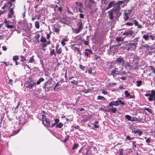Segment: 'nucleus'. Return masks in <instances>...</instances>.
Instances as JSON below:
<instances>
[{"label":"nucleus","mask_w":155,"mask_h":155,"mask_svg":"<svg viewBox=\"0 0 155 155\" xmlns=\"http://www.w3.org/2000/svg\"><path fill=\"white\" fill-rule=\"evenodd\" d=\"M131 12V10L130 9L124 10L123 17L124 20L126 21L128 19L129 15L130 14Z\"/></svg>","instance_id":"39448f33"},{"label":"nucleus","mask_w":155,"mask_h":155,"mask_svg":"<svg viewBox=\"0 0 155 155\" xmlns=\"http://www.w3.org/2000/svg\"><path fill=\"white\" fill-rule=\"evenodd\" d=\"M84 44L86 45H87L88 44V41L84 40Z\"/></svg>","instance_id":"6e6d98bb"},{"label":"nucleus","mask_w":155,"mask_h":155,"mask_svg":"<svg viewBox=\"0 0 155 155\" xmlns=\"http://www.w3.org/2000/svg\"><path fill=\"white\" fill-rule=\"evenodd\" d=\"M5 5L6 6V8L8 9L10 8L12 5V3L11 2H8Z\"/></svg>","instance_id":"412c9836"},{"label":"nucleus","mask_w":155,"mask_h":155,"mask_svg":"<svg viewBox=\"0 0 155 155\" xmlns=\"http://www.w3.org/2000/svg\"><path fill=\"white\" fill-rule=\"evenodd\" d=\"M134 23L135 25L136 26H137L138 24V22L135 20H134Z\"/></svg>","instance_id":"5fc2aeb1"},{"label":"nucleus","mask_w":155,"mask_h":155,"mask_svg":"<svg viewBox=\"0 0 155 155\" xmlns=\"http://www.w3.org/2000/svg\"><path fill=\"white\" fill-rule=\"evenodd\" d=\"M148 99L149 101H155V96L150 94L149 97L148 98Z\"/></svg>","instance_id":"aec40b11"},{"label":"nucleus","mask_w":155,"mask_h":155,"mask_svg":"<svg viewBox=\"0 0 155 155\" xmlns=\"http://www.w3.org/2000/svg\"><path fill=\"white\" fill-rule=\"evenodd\" d=\"M47 44L46 43H43L42 44V47L43 48H45L47 47Z\"/></svg>","instance_id":"13d9d810"},{"label":"nucleus","mask_w":155,"mask_h":155,"mask_svg":"<svg viewBox=\"0 0 155 155\" xmlns=\"http://www.w3.org/2000/svg\"><path fill=\"white\" fill-rule=\"evenodd\" d=\"M109 105L110 107H112L113 105H114V101H113L110 102L109 103Z\"/></svg>","instance_id":"37998d69"},{"label":"nucleus","mask_w":155,"mask_h":155,"mask_svg":"<svg viewBox=\"0 0 155 155\" xmlns=\"http://www.w3.org/2000/svg\"><path fill=\"white\" fill-rule=\"evenodd\" d=\"M124 94L126 97H128L130 96V93H128L127 91H125L124 92Z\"/></svg>","instance_id":"7c9ffc66"},{"label":"nucleus","mask_w":155,"mask_h":155,"mask_svg":"<svg viewBox=\"0 0 155 155\" xmlns=\"http://www.w3.org/2000/svg\"><path fill=\"white\" fill-rule=\"evenodd\" d=\"M59 45L58 44L56 45V51L58 54H60L62 51L61 48H58Z\"/></svg>","instance_id":"a211bd4d"},{"label":"nucleus","mask_w":155,"mask_h":155,"mask_svg":"<svg viewBox=\"0 0 155 155\" xmlns=\"http://www.w3.org/2000/svg\"><path fill=\"white\" fill-rule=\"evenodd\" d=\"M5 21L6 25V26L8 28H14V26L12 25H9L10 23L8 21H6V19L5 20Z\"/></svg>","instance_id":"6ab92c4d"},{"label":"nucleus","mask_w":155,"mask_h":155,"mask_svg":"<svg viewBox=\"0 0 155 155\" xmlns=\"http://www.w3.org/2000/svg\"><path fill=\"white\" fill-rule=\"evenodd\" d=\"M76 4L78 6V11L81 13L83 12V5L81 3H78L77 2H76Z\"/></svg>","instance_id":"1a4fd4ad"},{"label":"nucleus","mask_w":155,"mask_h":155,"mask_svg":"<svg viewBox=\"0 0 155 155\" xmlns=\"http://www.w3.org/2000/svg\"><path fill=\"white\" fill-rule=\"evenodd\" d=\"M50 37V35L49 34H47V39H49Z\"/></svg>","instance_id":"052dcab7"},{"label":"nucleus","mask_w":155,"mask_h":155,"mask_svg":"<svg viewBox=\"0 0 155 155\" xmlns=\"http://www.w3.org/2000/svg\"><path fill=\"white\" fill-rule=\"evenodd\" d=\"M58 10L60 12H61L62 11V8L61 7H59L58 8Z\"/></svg>","instance_id":"774afa93"},{"label":"nucleus","mask_w":155,"mask_h":155,"mask_svg":"<svg viewBox=\"0 0 155 155\" xmlns=\"http://www.w3.org/2000/svg\"><path fill=\"white\" fill-rule=\"evenodd\" d=\"M9 13H10L11 15H13L14 13V11H13V8H11L9 11Z\"/></svg>","instance_id":"c9c22d12"},{"label":"nucleus","mask_w":155,"mask_h":155,"mask_svg":"<svg viewBox=\"0 0 155 155\" xmlns=\"http://www.w3.org/2000/svg\"><path fill=\"white\" fill-rule=\"evenodd\" d=\"M124 1H118L116 3V5L117 4L120 7H124L125 5L124 3Z\"/></svg>","instance_id":"2eb2a0df"},{"label":"nucleus","mask_w":155,"mask_h":155,"mask_svg":"<svg viewBox=\"0 0 155 155\" xmlns=\"http://www.w3.org/2000/svg\"><path fill=\"white\" fill-rule=\"evenodd\" d=\"M126 118L129 120L132 121H136V118L134 117H131L129 115H126L125 116Z\"/></svg>","instance_id":"f8f14e48"},{"label":"nucleus","mask_w":155,"mask_h":155,"mask_svg":"<svg viewBox=\"0 0 155 155\" xmlns=\"http://www.w3.org/2000/svg\"><path fill=\"white\" fill-rule=\"evenodd\" d=\"M50 54L51 55H54V56L56 55V54H55L54 50L53 49L50 52Z\"/></svg>","instance_id":"72a5a7b5"},{"label":"nucleus","mask_w":155,"mask_h":155,"mask_svg":"<svg viewBox=\"0 0 155 155\" xmlns=\"http://www.w3.org/2000/svg\"><path fill=\"white\" fill-rule=\"evenodd\" d=\"M134 137H131L127 135L126 136V138L125 139V140L127 141V140H131L134 139Z\"/></svg>","instance_id":"393cba45"},{"label":"nucleus","mask_w":155,"mask_h":155,"mask_svg":"<svg viewBox=\"0 0 155 155\" xmlns=\"http://www.w3.org/2000/svg\"><path fill=\"white\" fill-rule=\"evenodd\" d=\"M102 93L104 94H108L107 92L104 90L102 91Z\"/></svg>","instance_id":"3c124183"},{"label":"nucleus","mask_w":155,"mask_h":155,"mask_svg":"<svg viewBox=\"0 0 155 155\" xmlns=\"http://www.w3.org/2000/svg\"><path fill=\"white\" fill-rule=\"evenodd\" d=\"M115 5V2L114 1H111L110 2H109V3L107 7L106 8V10H107L110 8H111L114 5Z\"/></svg>","instance_id":"f3484780"},{"label":"nucleus","mask_w":155,"mask_h":155,"mask_svg":"<svg viewBox=\"0 0 155 155\" xmlns=\"http://www.w3.org/2000/svg\"><path fill=\"white\" fill-rule=\"evenodd\" d=\"M120 72L116 70V69L113 70L111 73L110 74L113 76L114 78L115 77V76L116 75L119 74Z\"/></svg>","instance_id":"4468645a"},{"label":"nucleus","mask_w":155,"mask_h":155,"mask_svg":"<svg viewBox=\"0 0 155 155\" xmlns=\"http://www.w3.org/2000/svg\"><path fill=\"white\" fill-rule=\"evenodd\" d=\"M84 17V15L83 14H80V17L81 18H83Z\"/></svg>","instance_id":"680f3d73"},{"label":"nucleus","mask_w":155,"mask_h":155,"mask_svg":"<svg viewBox=\"0 0 155 155\" xmlns=\"http://www.w3.org/2000/svg\"><path fill=\"white\" fill-rule=\"evenodd\" d=\"M60 83V81H58L57 83L55 85V86H54V89H55V88L56 87L58 86L59 85V84Z\"/></svg>","instance_id":"8fccbe9b"},{"label":"nucleus","mask_w":155,"mask_h":155,"mask_svg":"<svg viewBox=\"0 0 155 155\" xmlns=\"http://www.w3.org/2000/svg\"><path fill=\"white\" fill-rule=\"evenodd\" d=\"M98 99V100H105L106 98L103 97V96H98L97 97Z\"/></svg>","instance_id":"2f4dec72"},{"label":"nucleus","mask_w":155,"mask_h":155,"mask_svg":"<svg viewBox=\"0 0 155 155\" xmlns=\"http://www.w3.org/2000/svg\"><path fill=\"white\" fill-rule=\"evenodd\" d=\"M53 29L54 31L56 32H58L59 31V29L55 27H54Z\"/></svg>","instance_id":"f704fd0d"},{"label":"nucleus","mask_w":155,"mask_h":155,"mask_svg":"<svg viewBox=\"0 0 155 155\" xmlns=\"http://www.w3.org/2000/svg\"><path fill=\"white\" fill-rule=\"evenodd\" d=\"M35 61V60L33 58V57L32 56L31 58V59L29 60L28 62L29 63H33V62Z\"/></svg>","instance_id":"4c0bfd02"},{"label":"nucleus","mask_w":155,"mask_h":155,"mask_svg":"<svg viewBox=\"0 0 155 155\" xmlns=\"http://www.w3.org/2000/svg\"><path fill=\"white\" fill-rule=\"evenodd\" d=\"M101 2L102 4H105L107 0H101Z\"/></svg>","instance_id":"4d7b16f0"},{"label":"nucleus","mask_w":155,"mask_h":155,"mask_svg":"<svg viewBox=\"0 0 155 155\" xmlns=\"http://www.w3.org/2000/svg\"><path fill=\"white\" fill-rule=\"evenodd\" d=\"M63 125L62 123L60 122L56 125L55 127L60 128L63 126Z\"/></svg>","instance_id":"b1692460"},{"label":"nucleus","mask_w":155,"mask_h":155,"mask_svg":"<svg viewBox=\"0 0 155 155\" xmlns=\"http://www.w3.org/2000/svg\"><path fill=\"white\" fill-rule=\"evenodd\" d=\"M151 94L155 96V91L154 90H152L151 91Z\"/></svg>","instance_id":"603ef678"},{"label":"nucleus","mask_w":155,"mask_h":155,"mask_svg":"<svg viewBox=\"0 0 155 155\" xmlns=\"http://www.w3.org/2000/svg\"><path fill=\"white\" fill-rule=\"evenodd\" d=\"M61 44L63 45H65V43L64 42V41H63L62 40L61 41Z\"/></svg>","instance_id":"338daca9"},{"label":"nucleus","mask_w":155,"mask_h":155,"mask_svg":"<svg viewBox=\"0 0 155 155\" xmlns=\"http://www.w3.org/2000/svg\"><path fill=\"white\" fill-rule=\"evenodd\" d=\"M132 132L135 134H138V136H140L143 133V131L140 129H138L132 131Z\"/></svg>","instance_id":"ddd939ff"},{"label":"nucleus","mask_w":155,"mask_h":155,"mask_svg":"<svg viewBox=\"0 0 155 155\" xmlns=\"http://www.w3.org/2000/svg\"><path fill=\"white\" fill-rule=\"evenodd\" d=\"M79 67L80 69H82V70H84V69L85 68V67L84 66H83L81 64L79 65Z\"/></svg>","instance_id":"a19ab883"},{"label":"nucleus","mask_w":155,"mask_h":155,"mask_svg":"<svg viewBox=\"0 0 155 155\" xmlns=\"http://www.w3.org/2000/svg\"><path fill=\"white\" fill-rule=\"evenodd\" d=\"M146 142L147 143H149L150 142V138H147L146 140Z\"/></svg>","instance_id":"69168bd1"},{"label":"nucleus","mask_w":155,"mask_h":155,"mask_svg":"<svg viewBox=\"0 0 155 155\" xmlns=\"http://www.w3.org/2000/svg\"><path fill=\"white\" fill-rule=\"evenodd\" d=\"M149 37V35H144L143 36V38L146 41L148 40V38Z\"/></svg>","instance_id":"bb28decb"},{"label":"nucleus","mask_w":155,"mask_h":155,"mask_svg":"<svg viewBox=\"0 0 155 155\" xmlns=\"http://www.w3.org/2000/svg\"><path fill=\"white\" fill-rule=\"evenodd\" d=\"M120 104L121 105H124L125 104V103L120 100L117 101H114V105L117 106L119 105Z\"/></svg>","instance_id":"dca6fc26"},{"label":"nucleus","mask_w":155,"mask_h":155,"mask_svg":"<svg viewBox=\"0 0 155 155\" xmlns=\"http://www.w3.org/2000/svg\"><path fill=\"white\" fill-rule=\"evenodd\" d=\"M114 62L118 65H123L124 64V59L123 57L122 56L117 58Z\"/></svg>","instance_id":"f03ea898"},{"label":"nucleus","mask_w":155,"mask_h":155,"mask_svg":"<svg viewBox=\"0 0 155 155\" xmlns=\"http://www.w3.org/2000/svg\"><path fill=\"white\" fill-rule=\"evenodd\" d=\"M78 146V144H76V143H74V144L73 146V147L72 148V149L73 150L75 149H76L77 148Z\"/></svg>","instance_id":"e433bc0d"},{"label":"nucleus","mask_w":155,"mask_h":155,"mask_svg":"<svg viewBox=\"0 0 155 155\" xmlns=\"http://www.w3.org/2000/svg\"><path fill=\"white\" fill-rule=\"evenodd\" d=\"M35 26L37 29H38L40 28L39 22L38 21H36L35 23Z\"/></svg>","instance_id":"5701e85b"},{"label":"nucleus","mask_w":155,"mask_h":155,"mask_svg":"<svg viewBox=\"0 0 155 155\" xmlns=\"http://www.w3.org/2000/svg\"><path fill=\"white\" fill-rule=\"evenodd\" d=\"M44 81V79L42 78H40L39 79V80L36 82V84L37 85H39L40 84L41 82Z\"/></svg>","instance_id":"4be33fe9"},{"label":"nucleus","mask_w":155,"mask_h":155,"mask_svg":"<svg viewBox=\"0 0 155 155\" xmlns=\"http://www.w3.org/2000/svg\"><path fill=\"white\" fill-rule=\"evenodd\" d=\"M111 110L112 111L113 113H115L117 111V108L116 107H112L111 108Z\"/></svg>","instance_id":"ea45409f"},{"label":"nucleus","mask_w":155,"mask_h":155,"mask_svg":"<svg viewBox=\"0 0 155 155\" xmlns=\"http://www.w3.org/2000/svg\"><path fill=\"white\" fill-rule=\"evenodd\" d=\"M13 80L12 79H10L9 81L8 84H12Z\"/></svg>","instance_id":"0e129e2a"},{"label":"nucleus","mask_w":155,"mask_h":155,"mask_svg":"<svg viewBox=\"0 0 155 155\" xmlns=\"http://www.w3.org/2000/svg\"><path fill=\"white\" fill-rule=\"evenodd\" d=\"M85 51H87L88 52L92 54H93V53L92 52V50H91V49H86L85 50Z\"/></svg>","instance_id":"58836bf2"},{"label":"nucleus","mask_w":155,"mask_h":155,"mask_svg":"<svg viewBox=\"0 0 155 155\" xmlns=\"http://www.w3.org/2000/svg\"><path fill=\"white\" fill-rule=\"evenodd\" d=\"M81 29L79 28H75L74 29L75 33L76 34H77L80 32L81 31Z\"/></svg>","instance_id":"cd10ccee"},{"label":"nucleus","mask_w":155,"mask_h":155,"mask_svg":"<svg viewBox=\"0 0 155 155\" xmlns=\"http://www.w3.org/2000/svg\"><path fill=\"white\" fill-rule=\"evenodd\" d=\"M84 54L87 57H88L89 56V54L88 52L87 51L84 52Z\"/></svg>","instance_id":"bf43d9fd"},{"label":"nucleus","mask_w":155,"mask_h":155,"mask_svg":"<svg viewBox=\"0 0 155 155\" xmlns=\"http://www.w3.org/2000/svg\"><path fill=\"white\" fill-rule=\"evenodd\" d=\"M135 35L134 32L132 30H126L123 34V36H125V37H132V38H133Z\"/></svg>","instance_id":"f257e3e1"},{"label":"nucleus","mask_w":155,"mask_h":155,"mask_svg":"<svg viewBox=\"0 0 155 155\" xmlns=\"http://www.w3.org/2000/svg\"><path fill=\"white\" fill-rule=\"evenodd\" d=\"M139 38H134L133 40H132V41H134V42H137L138 41V40L139 39Z\"/></svg>","instance_id":"79ce46f5"},{"label":"nucleus","mask_w":155,"mask_h":155,"mask_svg":"<svg viewBox=\"0 0 155 155\" xmlns=\"http://www.w3.org/2000/svg\"><path fill=\"white\" fill-rule=\"evenodd\" d=\"M35 84L36 83L35 82L33 81H31L26 86V88L29 89H32L33 87L35 86Z\"/></svg>","instance_id":"9d476101"},{"label":"nucleus","mask_w":155,"mask_h":155,"mask_svg":"<svg viewBox=\"0 0 155 155\" xmlns=\"http://www.w3.org/2000/svg\"><path fill=\"white\" fill-rule=\"evenodd\" d=\"M41 42H45L46 41V40L45 38L41 37Z\"/></svg>","instance_id":"c03bdc74"},{"label":"nucleus","mask_w":155,"mask_h":155,"mask_svg":"<svg viewBox=\"0 0 155 155\" xmlns=\"http://www.w3.org/2000/svg\"><path fill=\"white\" fill-rule=\"evenodd\" d=\"M133 24L131 22H127L126 23V25L128 26H132L133 25Z\"/></svg>","instance_id":"864d4df0"},{"label":"nucleus","mask_w":155,"mask_h":155,"mask_svg":"<svg viewBox=\"0 0 155 155\" xmlns=\"http://www.w3.org/2000/svg\"><path fill=\"white\" fill-rule=\"evenodd\" d=\"M120 8V7L117 4L116 5V3L115 4L114 6L112 9H113L115 12H116L118 14V16H119L121 15V13L120 12H119Z\"/></svg>","instance_id":"6e6552de"},{"label":"nucleus","mask_w":155,"mask_h":155,"mask_svg":"<svg viewBox=\"0 0 155 155\" xmlns=\"http://www.w3.org/2000/svg\"><path fill=\"white\" fill-rule=\"evenodd\" d=\"M19 59L18 56L17 55H15V56H14L13 58V60L14 61H16L17 60H18Z\"/></svg>","instance_id":"473e14b6"},{"label":"nucleus","mask_w":155,"mask_h":155,"mask_svg":"<svg viewBox=\"0 0 155 155\" xmlns=\"http://www.w3.org/2000/svg\"><path fill=\"white\" fill-rule=\"evenodd\" d=\"M124 38H123V37H117L116 38V41L117 42L119 43L120 42V43L119 44V45L120 46L122 44V41L124 40Z\"/></svg>","instance_id":"9b49d317"},{"label":"nucleus","mask_w":155,"mask_h":155,"mask_svg":"<svg viewBox=\"0 0 155 155\" xmlns=\"http://www.w3.org/2000/svg\"><path fill=\"white\" fill-rule=\"evenodd\" d=\"M45 90L47 91H49L50 90L51 87H45Z\"/></svg>","instance_id":"09e8293b"},{"label":"nucleus","mask_w":155,"mask_h":155,"mask_svg":"<svg viewBox=\"0 0 155 155\" xmlns=\"http://www.w3.org/2000/svg\"><path fill=\"white\" fill-rule=\"evenodd\" d=\"M137 42H134L133 43H129L127 45L128 50H133L136 48L137 45Z\"/></svg>","instance_id":"7ed1b4c3"},{"label":"nucleus","mask_w":155,"mask_h":155,"mask_svg":"<svg viewBox=\"0 0 155 155\" xmlns=\"http://www.w3.org/2000/svg\"><path fill=\"white\" fill-rule=\"evenodd\" d=\"M78 28L81 29L83 27V26L82 25V22H79L78 25Z\"/></svg>","instance_id":"a878e982"},{"label":"nucleus","mask_w":155,"mask_h":155,"mask_svg":"<svg viewBox=\"0 0 155 155\" xmlns=\"http://www.w3.org/2000/svg\"><path fill=\"white\" fill-rule=\"evenodd\" d=\"M54 121H55L54 123H55V124L57 125V124H58V123L59 121V120L58 119L56 118L54 120Z\"/></svg>","instance_id":"49530a36"},{"label":"nucleus","mask_w":155,"mask_h":155,"mask_svg":"<svg viewBox=\"0 0 155 155\" xmlns=\"http://www.w3.org/2000/svg\"><path fill=\"white\" fill-rule=\"evenodd\" d=\"M42 119L43 120V123L45 126H49L50 125V120L49 119L47 118L45 115L44 114L42 115Z\"/></svg>","instance_id":"20e7f679"},{"label":"nucleus","mask_w":155,"mask_h":155,"mask_svg":"<svg viewBox=\"0 0 155 155\" xmlns=\"http://www.w3.org/2000/svg\"><path fill=\"white\" fill-rule=\"evenodd\" d=\"M149 36V37H150L151 38V39L152 40H155V36H153L152 35H150Z\"/></svg>","instance_id":"a18cd8bd"},{"label":"nucleus","mask_w":155,"mask_h":155,"mask_svg":"<svg viewBox=\"0 0 155 155\" xmlns=\"http://www.w3.org/2000/svg\"><path fill=\"white\" fill-rule=\"evenodd\" d=\"M108 13L109 18L110 20H113L114 19V15L115 13L117 14V15H118V14L116 12H115L114 10L112 9L110 10Z\"/></svg>","instance_id":"0eeeda50"},{"label":"nucleus","mask_w":155,"mask_h":155,"mask_svg":"<svg viewBox=\"0 0 155 155\" xmlns=\"http://www.w3.org/2000/svg\"><path fill=\"white\" fill-rule=\"evenodd\" d=\"M94 4L93 0H86L85 1V5L88 8H90L92 5Z\"/></svg>","instance_id":"423d86ee"},{"label":"nucleus","mask_w":155,"mask_h":155,"mask_svg":"<svg viewBox=\"0 0 155 155\" xmlns=\"http://www.w3.org/2000/svg\"><path fill=\"white\" fill-rule=\"evenodd\" d=\"M20 58H21L20 61L21 62H23L24 61H25L26 60V57L24 56L23 55H21L20 56Z\"/></svg>","instance_id":"c85d7f7f"},{"label":"nucleus","mask_w":155,"mask_h":155,"mask_svg":"<svg viewBox=\"0 0 155 155\" xmlns=\"http://www.w3.org/2000/svg\"><path fill=\"white\" fill-rule=\"evenodd\" d=\"M146 110L150 113L151 114H152V111L151 109H149V108H146Z\"/></svg>","instance_id":"de8ad7c7"},{"label":"nucleus","mask_w":155,"mask_h":155,"mask_svg":"<svg viewBox=\"0 0 155 155\" xmlns=\"http://www.w3.org/2000/svg\"><path fill=\"white\" fill-rule=\"evenodd\" d=\"M137 83V87L140 86L142 84V82L141 81H136Z\"/></svg>","instance_id":"c756f323"},{"label":"nucleus","mask_w":155,"mask_h":155,"mask_svg":"<svg viewBox=\"0 0 155 155\" xmlns=\"http://www.w3.org/2000/svg\"><path fill=\"white\" fill-rule=\"evenodd\" d=\"M40 37V35H39L37 34L35 36V37L36 38L38 39Z\"/></svg>","instance_id":"e2e57ef3"}]
</instances>
